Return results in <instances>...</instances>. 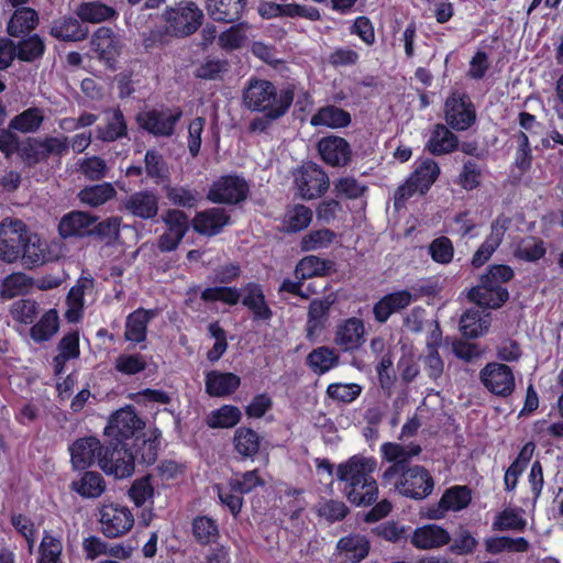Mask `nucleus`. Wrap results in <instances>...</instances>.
<instances>
[{"instance_id": "nucleus-16", "label": "nucleus", "mask_w": 563, "mask_h": 563, "mask_svg": "<svg viewBox=\"0 0 563 563\" xmlns=\"http://www.w3.org/2000/svg\"><path fill=\"white\" fill-rule=\"evenodd\" d=\"M100 530L109 539L126 534L134 526L132 511L120 504H104L100 508Z\"/></svg>"}, {"instance_id": "nucleus-14", "label": "nucleus", "mask_w": 563, "mask_h": 563, "mask_svg": "<svg viewBox=\"0 0 563 563\" xmlns=\"http://www.w3.org/2000/svg\"><path fill=\"white\" fill-rule=\"evenodd\" d=\"M295 185L305 200H312L323 196L330 186L328 174L313 162L305 163L295 175Z\"/></svg>"}, {"instance_id": "nucleus-8", "label": "nucleus", "mask_w": 563, "mask_h": 563, "mask_svg": "<svg viewBox=\"0 0 563 563\" xmlns=\"http://www.w3.org/2000/svg\"><path fill=\"white\" fill-rule=\"evenodd\" d=\"M249 195L247 180L241 175L228 174L211 184L206 198L214 205L236 206L245 201Z\"/></svg>"}, {"instance_id": "nucleus-28", "label": "nucleus", "mask_w": 563, "mask_h": 563, "mask_svg": "<svg viewBox=\"0 0 563 563\" xmlns=\"http://www.w3.org/2000/svg\"><path fill=\"white\" fill-rule=\"evenodd\" d=\"M98 221V217L86 211H70L62 217L58 223V234L63 239L89 236L91 225Z\"/></svg>"}, {"instance_id": "nucleus-6", "label": "nucleus", "mask_w": 563, "mask_h": 563, "mask_svg": "<svg viewBox=\"0 0 563 563\" xmlns=\"http://www.w3.org/2000/svg\"><path fill=\"white\" fill-rule=\"evenodd\" d=\"M184 115L180 107L158 106L136 114L137 125L154 137H172Z\"/></svg>"}, {"instance_id": "nucleus-18", "label": "nucleus", "mask_w": 563, "mask_h": 563, "mask_svg": "<svg viewBox=\"0 0 563 563\" xmlns=\"http://www.w3.org/2000/svg\"><path fill=\"white\" fill-rule=\"evenodd\" d=\"M162 431L157 427L147 429L143 434L137 435L129 450L133 456V464L151 466L157 461L161 448Z\"/></svg>"}, {"instance_id": "nucleus-27", "label": "nucleus", "mask_w": 563, "mask_h": 563, "mask_svg": "<svg viewBox=\"0 0 563 563\" xmlns=\"http://www.w3.org/2000/svg\"><path fill=\"white\" fill-rule=\"evenodd\" d=\"M451 542L449 531L435 523H428L417 527L411 537L410 543L419 550L439 549Z\"/></svg>"}, {"instance_id": "nucleus-3", "label": "nucleus", "mask_w": 563, "mask_h": 563, "mask_svg": "<svg viewBox=\"0 0 563 563\" xmlns=\"http://www.w3.org/2000/svg\"><path fill=\"white\" fill-rule=\"evenodd\" d=\"M515 277V271L507 264H492L479 275L478 284L467 292L470 301L478 307L499 309L509 299L505 284Z\"/></svg>"}, {"instance_id": "nucleus-58", "label": "nucleus", "mask_w": 563, "mask_h": 563, "mask_svg": "<svg viewBox=\"0 0 563 563\" xmlns=\"http://www.w3.org/2000/svg\"><path fill=\"white\" fill-rule=\"evenodd\" d=\"M527 527V520L519 514L516 508H505L499 511L493 521L494 531H523Z\"/></svg>"}, {"instance_id": "nucleus-20", "label": "nucleus", "mask_w": 563, "mask_h": 563, "mask_svg": "<svg viewBox=\"0 0 563 563\" xmlns=\"http://www.w3.org/2000/svg\"><path fill=\"white\" fill-rule=\"evenodd\" d=\"M335 301L332 295L314 298L308 307L306 322V338L310 342H316L325 330L330 317V309Z\"/></svg>"}, {"instance_id": "nucleus-38", "label": "nucleus", "mask_w": 563, "mask_h": 563, "mask_svg": "<svg viewBox=\"0 0 563 563\" xmlns=\"http://www.w3.org/2000/svg\"><path fill=\"white\" fill-rule=\"evenodd\" d=\"M262 437L252 428L239 427L235 429L232 444L241 460H254L258 454Z\"/></svg>"}, {"instance_id": "nucleus-4", "label": "nucleus", "mask_w": 563, "mask_h": 563, "mask_svg": "<svg viewBox=\"0 0 563 563\" xmlns=\"http://www.w3.org/2000/svg\"><path fill=\"white\" fill-rule=\"evenodd\" d=\"M440 173V167L434 159H421L405 183L395 190V208L400 209L405 207L406 202L416 194L426 195L439 178Z\"/></svg>"}, {"instance_id": "nucleus-60", "label": "nucleus", "mask_w": 563, "mask_h": 563, "mask_svg": "<svg viewBox=\"0 0 563 563\" xmlns=\"http://www.w3.org/2000/svg\"><path fill=\"white\" fill-rule=\"evenodd\" d=\"M367 191V186L362 185L354 177H341L334 181L333 192L336 198L355 200Z\"/></svg>"}, {"instance_id": "nucleus-37", "label": "nucleus", "mask_w": 563, "mask_h": 563, "mask_svg": "<svg viewBox=\"0 0 563 563\" xmlns=\"http://www.w3.org/2000/svg\"><path fill=\"white\" fill-rule=\"evenodd\" d=\"M426 148L435 156L453 153L459 148L457 136L442 123L434 124Z\"/></svg>"}, {"instance_id": "nucleus-29", "label": "nucleus", "mask_w": 563, "mask_h": 563, "mask_svg": "<svg viewBox=\"0 0 563 563\" xmlns=\"http://www.w3.org/2000/svg\"><path fill=\"white\" fill-rule=\"evenodd\" d=\"M472 501V490L466 485L452 486L444 490L443 495L439 500V509L431 511L429 515L432 519H440L444 512L461 511L468 507Z\"/></svg>"}, {"instance_id": "nucleus-9", "label": "nucleus", "mask_w": 563, "mask_h": 563, "mask_svg": "<svg viewBox=\"0 0 563 563\" xmlns=\"http://www.w3.org/2000/svg\"><path fill=\"white\" fill-rule=\"evenodd\" d=\"M404 497L422 500L430 496L434 488V479L429 471L421 465H413L400 473L391 483Z\"/></svg>"}, {"instance_id": "nucleus-40", "label": "nucleus", "mask_w": 563, "mask_h": 563, "mask_svg": "<svg viewBox=\"0 0 563 563\" xmlns=\"http://www.w3.org/2000/svg\"><path fill=\"white\" fill-rule=\"evenodd\" d=\"M191 536L200 547H208L218 543L220 528L216 519L207 515H198L191 520Z\"/></svg>"}, {"instance_id": "nucleus-15", "label": "nucleus", "mask_w": 563, "mask_h": 563, "mask_svg": "<svg viewBox=\"0 0 563 563\" xmlns=\"http://www.w3.org/2000/svg\"><path fill=\"white\" fill-rule=\"evenodd\" d=\"M479 380L490 394L500 398L509 397L516 388L514 371L504 363H487L479 371Z\"/></svg>"}, {"instance_id": "nucleus-22", "label": "nucleus", "mask_w": 563, "mask_h": 563, "mask_svg": "<svg viewBox=\"0 0 563 563\" xmlns=\"http://www.w3.org/2000/svg\"><path fill=\"white\" fill-rule=\"evenodd\" d=\"M159 198L153 190H140L125 197L122 210L142 220H153L158 214Z\"/></svg>"}, {"instance_id": "nucleus-43", "label": "nucleus", "mask_w": 563, "mask_h": 563, "mask_svg": "<svg viewBox=\"0 0 563 563\" xmlns=\"http://www.w3.org/2000/svg\"><path fill=\"white\" fill-rule=\"evenodd\" d=\"M333 263L317 255H307L302 257L295 267V278L307 280L313 277H323L330 275Z\"/></svg>"}, {"instance_id": "nucleus-61", "label": "nucleus", "mask_w": 563, "mask_h": 563, "mask_svg": "<svg viewBox=\"0 0 563 563\" xmlns=\"http://www.w3.org/2000/svg\"><path fill=\"white\" fill-rule=\"evenodd\" d=\"M208 333L214 339L213 346L207 352V360L211 363L218 362L228 350V338L225 330L219 321H213L208 325Z\"/></svg>"}, {"instance_id": "nucleus-7", "label": "nucleus", "mask_w": 563, "mask_h": 563, "mask_svg": "<svg viewBox=\"0 0 563 563\" xmlns=\"http://www.w3.org/2000/svg\"><path fill=\"white\" fill-rule=\"evenodd\" d=\"M98 465L106 474L115 478L130 477L134 473V464L129 443H117L115 440L107 439L99 452Z\"/></svg>"}, {"instance_id": "nucleus-33", "label": "nucleus", "mask_w": 563, "mask_h": 563, "mask_svg": "<svg viewBox=\"0 0 563 563\" xmlns=\"http://www.w3.org/2000/svg\"><path fill=\"white\" fill-rule=\"evenodd\" d=\"M22 264L27 269H33L44 265L52 260L47 241L37 233L30 231L25 239L23 253L20 256Z\"/></svg>"}, {"instance_id": "nucleus-19", "label": "nucleus", "mask_w": 563, "mask_h": 563, "mask_svg": "<svg viewBox=\"0 0 563 563\" xmlns=\"http://www.w3.org/2000/svg\"><path fill=\"white\" fill-rule=\"evenodd\" d=\"M321 159L331 167L347 166L353 156L350 143L342 136L328 135L317 144Z\"/></svg>"}, {"instance_id": "nucleus-55", "label": "nucleus", "mask_w": 563, "mask_h": 563, "mask_svg": "<svg viewBox=\"0 0 563 563\" xmlns=\"http://www.w3.org/2000/svg\"><path fill=\"white\" fill-rule=\"evenodd\" d=\"M488 329V321L478 309L466 310L460 320L462 334L470 339H476Z\"/></svg>"}, {"instance_id": "nucleus-49", "label": "nucleus", "mask_w": 563, "mask_h": 563, "mask_svg": "<svg viewBox=\"0 0 563 563\" xmlns=\"http://www.w3.org/2000/svg\"><path fill=\"white\" fill-rule=\"evenodd\" d=\"M115 196L117 190L111 183L86 186L78 192L79 201L92 208L104 205Z\"/></svg>"}, {"instance_id": "nucleus-64", "label": "nucleus", "mask_w": 563, "mask_h": 563, "mask_svg": "<svg viewBox=\"0 0 563 563\" xmlns=\"http://www.w3.org/2000/svg\"><path fill=\"white\" fill-rule=\"evenodd\" d=\"M244 23H232V25L219 35V45L222 49L232 52L244 46L246 34Z\"/></svg>"}, {"instance_id": "nucleus-47", "label": "nucleus", "mask_w": 563, "mask_h": 563, "mask_svg": "<svg viewBox=\"0 0 563 563\" xmlns=\"http://www.w3.org/2000/svg\"><path fill=\"white\" fill-rule=\"evenodd\" d=\"M312 210L301 203L289 206L285 212L283 224L286 233H298L306 230L312 221Z\"/></svg>"}, {"instance_id": "nucleus-36", "label": "nucleus", "mask_w": 563, "mask_h": 563, "mask_svg": "<svg viewBox=\"0 0 563 563\" xmlns=\"http://www.w3.org/2000/svg\"><path fill=\"white\" fill-rule=\"evenodd\" d=\"M247 0H209L208 13L220 23H235L241 20Z\"/></svg>"}, {"instance_id": "nucleus-63", "label": "nucleus", "mask_w": 563, "mask_h": 563, "mask_svg": "<svg viewBox=\"0 0 563 563\" xmlns=\"http://www.w3.org/2000/svg\"><path fill=\"white\" fill-rule=\"evenodd\" d=\"M37 136H26L20 140L16 153L26 167H35L42 163Z\"/></svg>"}, {"instance_id": "nucleus-10", "label": "nucleus", "mask_w": 563, "mask_h": 563, "mask_svg": "<svg viewBox=\"0 0 563 563\" xmlns=\"http://www.w3.org/2000/svg\"><path fill=\"white\" fill-rule=\"evenodd\" d=\"M29 233L30 230L22 220L3 218L0 222V260L9 264L16 262L23 253Z\"/></svg>"}, {"instance_id": "nucleus-21", "label": "nucleus", "mask_w": 563, "mask_h": 563, "mask_svg": "<svg viewBox=\"0 0 563 563\" xmlns=\"http://www.w3.org/2000/svg\"><path fill=\"white\" fill-rule=\"evenodd\" d=\"M231 224V217L225 209L212 207L196 212L191 219V227L199 235L208 238L220 234L227 225Z\"/></svg>"}, {"instance_id": "nucleus-17", "label": "nucleus", "mask_w": 563, "mask_h": 563, "mask_svg": "<svg viewBox=\"0 0 563 563\" xmlns=\"http://www.w3.org/2000/svg\"><path fill=\"white\" fill-rule=\"evenodd\" d=\"M510 224V219L505 214H499L490 224V232L484 242L478 246L472 256L471 265L473 268H479L485 265L497 249L503 243L505 233Z\"/></svg>"}, {"instance_id": "nucleus-13", "label": "nucleus", "mask_w": 563, "mask_h": 563, "mask_svg": "<svg viewBox=\"0 0 563 563\" xmlns=\"http://www.w3.org/2000/svg\"><path fill=\"white\" fill-rule=\"evenodd\" d=\"M476 110L466 92L453 91L444 102L446 125L457 132L468 130L476 122Z\"/></svg>"}, {"instance_id": "nucleus-57", "label": "nucleus", "mask_w": 563, "mask_h": 563, "mask_svg": "<svg viewBox=\"0 0 563 563\" xmlns=\"http://www.w3.org/2000/svg\"><path fill=\"white\" fill-rule=\"evenodd\" d=\"M38 139V146L41 148L42 163H45L49 157L62 158L69 152V141L67 136H52L46 135Z\"/></svg>"}, {"instance_id": "nucleus-62", "label": "nucleus", "mask_w": 563, "mask_h": 563, "mask_svg": "<svg viewBox=\"0 0 563 563\" xmlns=\"http://www.w3.org/2000/svg\"><path fill=\"white\" fill-rule=\"evenodd\" d=\"M40 313V305L31 298L19 299L13 302L11 314L14 320L23 324H32Z\"/></svg>"}, {"instance_id": "nucleus-32", "label": "nucleus", "mask_w": 563, "mask_h": 563, "mask_svg": "<svg viewBox=\"0 0 563 563\" xmlns=\"http://www.w3.org/2000/svg\"><path fill=\"white\" fill-rule=\"evenodd\" d=\"M364 335V322L352 317L338 327L334 341L343 351H355L365 343Z\"/></svg>"}, {"instance_id": "nucleus-59", "label": "nucleus", "mask_w": 563, "mask_h": 563, "mask_svg": "<svg viewBox=\"0 0 563 563\" xmlns=\"http://www.w3.org/2000/svg\"><path fill=\"white\" fill-rule=\"evenodd\" d=\"M145 173L156 184L162 183L169 176V168L164 156L156 150H147L144 156Z\"/></svg>"}, {"instance_id": "nucleus-34", "label": "nucleus", "mask_w": 563, "mask_h": 563, "mask_svg": "<svg viewBox=\"0 0 563 563\" xmlns=\"http://www.w3.org/2000/svg\"><path fill=\"white\" fill-rule=\"evenodd\" d=\"M156 317V310L137 308L125 320L124 339L134 344L142 343L147 338L150 321Z\"/></svg>"}, {"instance_id": "nucleus-35", "label": "nucleus", "mask_w": 563, "mask_h": 563, "mask_svg": "<svg viewBox=\"0 0 563 563\" xmlns=\"http://www.w3.org/2000/svg\"><path fill=\"white\" fill-rule=\"evenodd\" d=\"M240 385V376L231 372L210 371L206 374V393L211 397L230 396Z\"/></svg>"}, {"instance_id": "nucleus-42", "label": "nucleus", "mask_w": 563, "mask_h": 563, "mask_svg": "<svg viewBox=\"0 0 563 563\" xmlns=\"http://www.w3.org/2000/svg\"><path fill=\"white\" fill-rule=\"evenodd\" d=\"M45 121L44 110L40 107H30L15 114L9 122L11 129L21 134H35Z\"/></svg>"}, {"instance_id": "nucleus-51", "label": "nucleus", "mask_w": 563, "mask_h": 563, "mask_svg": "<svg viewBox=\"0 0 563 563\" xmlns=\"http://www.w3.org/2000/svg\"><path fill=\"white\" fill-rule=\"evenodd\" d=\"M336 547L354 563H358L364 560L371 550L369 541L362 534L345 536L339 540Z\"/></svg>"}, {"instance_id": "nucleus-26", "label": "nucleus", "mask_w": 563, "mask_h": 563, "mask_svg": "<svg viewBox=\"0 0 563 563\" xmlns=\"http://www.w3.org/2000/svg\"><path fill=\"white\" fill-rule=\"evenodd\" d=\"M48 34L60 42H81L89 34L88 26L73 15H63L54 19L48 29Z\"/></svg>"}, {"instance_id": "nucleus-12", "label": "nucleus", "mask_w": 563, "mask_h": 563, "mask_svg": "<svg viewBox=\"0 0 563 563\" xmlns=\"http://www.w3.org/2000/svg\"><path fill=\"white\" fill-rule=\"evenodd\" d=\"M162 222L165 231L157 239V247L162 253L174 252L188 233L191 221L184 210L170 208L162 214Z\"/></svg>"}, {"instance_id": "nucleus-53", "label": "nucleus", "mask_w": 563, "mask_h": 563, "mask_svg": "<svg viewBox=\"0 0 563 563\" xmlns=\"http://www.w3.org/2000/svg\"><path fill=\"white\" fill-rule=\"evenodd\" d=\"M338 234L328 228L311 230L300 240V250L302 252L328 249L336 240Z\"/></svg>"}, {"instance_id": "nucleus-44", "label": "nucleus", "mask_w": 563, "mask_h": 563, "mask_svg": "<svg viewBox=\"0 0 563 563\" xmlns=\"http://www.w3.org/2000/svg\"><path fill=\"white\" fill-rule=\"evenodd\" d=\"M96 132L97 139L107 143L128 136V124L121 109H113L111 115L107 118L106 124L98 125Z\"/></svg>"}, {"instance_id": "nucleus-30", "label": "nucleus", "mask_w": 563, "mask_h": 563, "mask_svg": "<svg viewBox=\"0 0 563 563\" xmlns=\"http://www.w3.org/2000/svg\"><path fill=\"white\" fill-rule=\"evenodd\" d=\"M380 452L383 457L391 463L383 474L385 483L390 484L396 476L411 467L409 466L411 459L404 445L395 442H386L382 444Z\"/></svg>"}, {"instance_id": "nucleus-24", "label": "nucleus", "mask_w": 563, "mask_h": 563, "mask_svg": "<svg viewBox=\"0 0 563 563\" xmlns=\"http://www.w3.org/2000/svg\"><path fill=\"white\" fill-rule=\"evenodd\" d=\"M91 44L99 59L103 60L108 66H113L117 63L122 51L119 35L108 26H100L95 31Z\"/></svg>"}, {"instance_id": "nucleus-23", "label": "nucleus", "mask_w": 563, "mask_h": 563, "mask_svg": "<svg viewBox=\"0 0 563 563\" xmlns=\"http://www.w3.org/2000/svg\"><path fill=\"white\" fill-rule=\"evenodd\" d=\"M417 299L408 289L396 290L384 295L373 306L374 319L377 323L384 324L388 319L407 307Z\"/></svg>"}, {"instance_id": "nucleus-56", "label": "nucleus", "mask_w": 563, "mask_h": 563, "mask_svg": "<svg viewBox=\"0 0 563 563\" xmlns=\"http://www.w3.org/2000/svg\"><path fill=\"white\" fill-rule=\"evenodd\" d=\"M265 484L257 468L236 474L228 481V486L240 495L250 494L257 487H264Z\"/></svg>"}, {"instance_id": "nucleus-25", "label": "nucleus", "mask_w": 563, "mask_h": 563, "mask_svg": "<svg viewBox=\"0 0 563 563\" xmlns=\"http://www.w3.org/2000/svg\"><path fill=\"white\" fill-rule=\"evenodd\" d=\"M102 450L100 440L96 437H84L74 441L69 446L70 462L75 470H87L98 462Z\"/></svg>"}, {"instance_id": "nucleus-41", "label": "nucleus", "mask_w": 563, "mask_h": 563, "mask_svg": "<svg viewBox=\"0 0 563 563\" xmlns=\"http://www.w3.org/2000/svg\"><path fill=\"white\" fill-rule=\"evenodd\" d=\"M351 122V113L333 104L319 108L310 118V124L312 126H327L330 129H343L349 126Z\"/></svg>"}, {"instance_id": "nucleus-1", "label": "nucleus", "mask_w": 563, "mask_h": 563, "mask_svg": "<svg viewBox=\"0 0 563 563\" xmlns=\"http://www.w3.org/2000/svg\"><path fill=\"white\" fill-rule=\"evenodd\" d=\"M376 468L374 457L353 455L338 465L336 478L344 483L343 493L354 506H371L378 498V485L373 473Z\"/></svg>"}, {"instance_id": "nucleus-45", "label": "nucleus", "mask_w": 563, "mask_h": 563, "mask_svg": "<svg viewBox=\"0 0 563 563\" xmlns=\"http://www.w3.org/2000/svg\"><path fill=\"white\" fill-rule=\"evenodd\" d=\"M59 330V317L56 309L45 311L30 329V338L35 343L49 341Z\"/></svg>"}, {"instance_id": "nucleus-5", "label": "nucleus", "mask_w": 563, "mask_h": 563, "mask_svg": "<svg viewBox=\"0 0 563 563\" xmlns=\"http://www.w3.org/2000/svg\"><path fill=\"white\" fill-rule=\"evenodd\" d=\"M161 18L169 26L176 38H185L200 29L205 14L196 2L180 0L174 5H167Z\"/></svg>"}, {"instance_id": "nucleus-54", "label": "nucleus", "mask_w": 563, "mask_h": 563, "mask_svg": "<svg viewBox=\"0 0 563 563\" xmlns=\"http://www.w3.org/2000/svg\"><path fill=\"white\" fill-rule=\"evenodd\" d=\"M173 38L176 37L166 23L165 25H155L141 33L142 46L146 53H151L154 49H162L167 46Z\"/></svg>"}, {"instance_id": "nucleus-46", "label": "nucleus", "mask_w": 563, "mask_h": 563, "mask_svg": "<svg viewBox=\"0 0 563 563\" xmlns=\"http://www.w3.org/2000/svg\"><path fill=\"white\" fill-rule=\"evenodd\" d=\"M76 13L81 23H101L118 16L114 8L100 1L82 2L78 5Z\"/></svg>"}, {"instance_id": "nucleus-52", "label": "nucleus", "mask_w": 563, "mask_h": 563, "mask_svg": "<svg viewBox=\"0 0 563 563\" xmlns=\"http://www.w3.org/2000/svg\"><path fill=\"white\" fill-rule=\"evenodd\" d=\"M307 365L317 375H323L338 365L339 356L329 346L313 349L306 358Z\"/></svg>"}, {"instance_id": "nucleus-39", "label": "nucleus", "mask_w": 563, "mask_h": 563, "mask_svg": "<svg viewBox=\"0 0 563 563\" xmlns=\"http://www.w3.org/2000/svg\"><path fill=\"white\" fill-rule=\"evenodd\" d=\"M84 471L78 479L70 483V490L86 499L100 497L107 487L103 476L96 471Z\"/></svg>"}, {"instance_id": "nucleus-31", "label": "nucleus", "mask_w": 563, "mask_h": 563, "mask_svg": "<svg viewBox=\"0 0 563 563\" xmlns=\"http://www.w3.org/2000/svg\"><path fill=\"white\" fill-rule=\"evenodd\" d=\"M40 23L38 12L31 7L14 8L8 23L7 34L10 37H24L32 34Z\"/></svg>"}, {"instance_id": "nucleus-48", "label": "nucleus", "mask_w": 563, "mask_h": 563, "mask_svg": "<svg viewBox=\"0 0 563 563\" xmlns=\"http://www.w3.org/2000/svg\"><path fill=\"white\" fill-rule=\"evenodd\" d=\"M241 410L234 405H222L210 411L206 417V424L211 429H231L240 423Z\"/></svg>"}, {"instance_id": "nucleus-2", "label": "nucleus", "mask_w": 563, "mask_h": 563, "mask_svg": "<svg viewBox=\"0 0 563 563\" xmlns=\"http://www.w3.org/2000/svg\"><path fill=\"white\" fill-rule=\"evenodd\" d=\"M295 91L292 84L277 90L271 80L251 77L243 91V102L251 111H268V118L280 119L289 111Z\"/></svg>"}, {"instance_id": "nucleus-11", "label": "nucleus", "mask_w": 563, "mask_h": 563, "mask_svg": "<svg viewBox=\"0 0 563 563\" xmlns=\"http://www.w3.org/2000/svg\"><path fill=\"white\" fill-rule=\"evenodd\" d=\"M145 427V421L135 409L128 406L111 416L104 428V435L107 439L115 440L117 443H128L129 440L133 441L137 435L143 434L146 431Z\"/></svg>"}, {"instance_id": "nucleus-50", "label": "nucleus", "mask_w": 563, "mask_h": 563, "mask_svg": "<svg viewBox=\"0 0 563 563\" xmlns=\"http://www.w3.org/2000/svg\"><path fill=\"white\" fill-rule=\"evenodd\" d=\"M15 43L18 59L25 63H33L41 59L46 46L44 40L36 33L29 34Z\"/></svg>"}]
</instances>
